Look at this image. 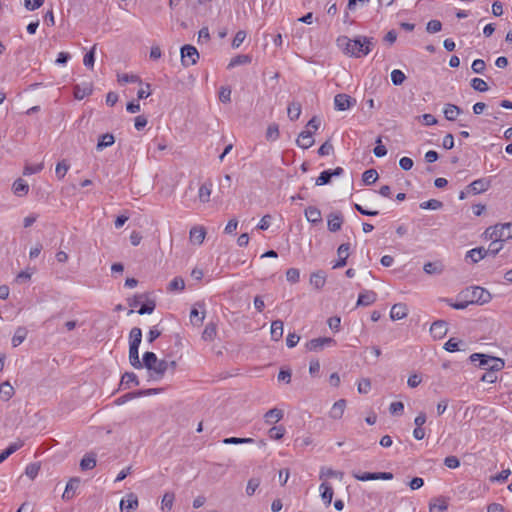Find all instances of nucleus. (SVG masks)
<instances>
[{
    "label": "nucleus",
    "mask_w": 512,
    "mask_h": 512,
    "mask_svg": "<svg viewBox=\"0 0 512 512\" xmlns=\"http://www.w3.org/2000/svg\"><path fill=\"white\" fill-rule=\"evenodd\" d=\"M346 407V401L344 399H340L334 403L330 410V417L333 419H340L344 414V410Z\"/></svg>",
    "instance_id": "nucleus-27"
},
{
    "label": "nucleus",
    "mask_w": 512,
    "mask_h": 512,
    "mask_svg": "<svg viewBox=\"0 0 512 512\" xmlns=\"http://www.w3.org/2000/svg\"><path fill=\"white\" fill-rule=\"evenodd\" d=\"M43 163H39L36 165L26 164L24 167V175H32L39 173L43 169Z\"/></svg>",
    "instance_id": "nucleus-62"
},
{
    "label": "nucleus",
    "mask_w": 512,
    "mask_h": 512,
    "mask_svg": "<svg viewBox=\"0 0 512 512\" xmlns=\"http://www.w3.org/2000/svg\"><path fill=\"white\" fill-rule=\"evenodd\" d=\"M336 341L331 337H319L308 341L305 345L309 351H321L325 347L335 346Z\"/></svg>",
    "instance_id": "nucleus-5"
},
{
    "label": "nucleus",
    "mask_w": 512,
    "mask_h": 512,
    "mask_svg": "<svg viewBox=\"0 0 512 512\" xmlns=\"http://www.w3.org/2000/svg\"><path fill=\"white\" fill-rule=\"evenodd\" d=\"M129 362L135 369L143 368L139 359V348L129 347Z\"/></svg>",
    "instance_id": "nucleus-37"
},
{
    "label": "nucleus",
    "mask_w": 512,
    "mask_h": 512,
    "mask_svg": "<svg viewBox=\"0 0 512 512\" xmlns=\"http://www.w3.org/2000/svg\"><path fill=\"white\" fill-rule=\"evenodd\" d=\"M343 476V473L342 472H338V471H335L331 468H325V467H322L321 468V471H320V479H323V478H327V477H339V478H342Z\"/></svg>",
    "instance_id": "nucleus-59"
},
{
    "label": "nucleus",
    "mask_w": 512,
    "mask_h": 512,
    "mask_svg": "<svg viewBox=\"0 0 512 512\" xmlns=\"http://www.w3.org/2000/svg\"><path fill=\"white\" fill-rule=\"evenodd\" d=\"M129 347L139 348L142 341V330L138 327L131 329L129 334Z\"/></svg>",
    "instance_id": "nucleus-30"
},
{
    "label": "nucleus",
    "mask_w": 512,
    "mask_h": 512,
    "mask_svg": "<svg viewBox=\"0 0 512 512\" xmlns=\"http://www.w3.org/2000/svg\"><path fill=\"white\" fill-rule=\"evenodd\" d=\"M408 314V308L406 304L397 303L394 304L390 311V318L392 320H401L405 318Z\"/></svg>",
    "instance_id": "nucleus-17"
},
{
    "label": "nucleus",
    "mask_w": 512,
    "mask_h": 512,
    "mask_svg": "<svg viewBox=\"0 0 512 512\" xmlns=\"http://www.w3.org/2000/svg\"><path fill=\"white\" fill-rule=\"evenodd\" d=\"M95 52H96V45H94L90 51H88L84 58H83V64L88 68V69H93L94 67V63H95Z\"/></svg>",
    "instance_id": "nucleus-43"
},
{
    "label": "nucleus",
    "mask_w": 512,
    "mask_h": 512,
    "mask_svg": "<svg viewBox=\"0 0 512 512\" xmlns=\"http://www.w3.org/2000/svg\"><path fill=\"white\" fill-rule=\"evenodd\" d=\"M442 23L439 20H430L427 23L426 30L428 33H437L441 31Z\"/></svg>",
    "instance_id": "nucleus-64"
},
{
    "label": "nucleus",
    "mask_w": 512,
    "mask_h": 512,
    "mask_svg": "<svg viewBox=\"0 0 512 512\" xmlns=\"http://www.w3.org/2000/svg\"><path fill=\"white\" fill-rule=\"evenodd\" d=\"M378 179V173L375 169H368L362 175V180L366 185L375 183Z\"/></svg>",
    "instance_id": "nucleus-42"
},
{
    "label": "nucleus",
    "mask_w": 512,
    "mask_h": 512,
    "mask_svg": "<svg viewBox=\"0 0 512 512\" xmlns=\"http://www.w3.org/2000/svg\"><path fill=\"white\" fill-rule=\"evenodd\" d=\"M271 339L274 341H279L283 336V321L282 320H274L271 323Z\"/></svg>",
    "instance_id": "nucleus-29"
},
{
    "label": "nucleus",
    "mask_w": 512,
    "mask_h": 512,
    "mask_svg": "<svg viewBox=\"0 0 512 512\" xmlns=\"http://www.w3.org/2000/svg\"><path fill=\"white\" fill-rule=\"evenodd\" d=\"M297 145L302 149H308L314 144V139L312 137L311 131H302L296 141Z\"/></svg>",
    "instance_id": "nucleus-18"
},
{
    "label": "nucleus",
    "mask_w": 512,
    "mask_h": 512,
    "mask_svg": "<svg viewBox=\"0 0 512 512\" xmlns=\"http://www.w3.org/2000/svg\"><path fill=\"white\" fill-rule=\"evenodd\" d=\"M206 236V230L203 226H194L190 229V241L195 244H202Z\"/></svg>",
    "instance_id": "nucleus-14"
},
{
    "label": "nucleus",
    "mask_w": 512,
    "mask_h": 512,
    "mask_svg": "<svg viewBox=\"0 0 512 512\" xmlns=\"http://www.w3.org/2000/svg\"><path fill=\"white\" fill-rule=\"evenodd\" d=\"M212 186H213L212 182L207 181L199 187L198 199L201 203H207L210 201V196L212 193Z\"/></svg>",
    "instance_id": "nucleus-23"
},
{
    "label": "nucleus",
    "mask_w": 512,
    "mask_h": 512,
    "mask_svg": "<svg viewBox=\"0 0 512 512\" xmlns=\"http://www.w3.org/2000/svg\"><path fill=\"white\" fill-rule=\"evenodd\" d=\"M115 143V137L111 133L102 134L97 142L96 149L97 151H102L103 149L112 146Z\"/></svg>",
    "instance_id": "nucleus-25"
},
{
    "label": "nucleus",
    "mask_w": 512,
    "mask_h": 512,
    "mask_svg": "<svg viewBox=\"0 0 512 512\" xmlns=\"http://www.w3.org/2000/svg\"><path fill=\"white\" fill-rule=\"evenodd\" d=\"M471 362L479 361V367L489 372H498L505 366L504 360L481 353H474L470 356Z\"/></svg>",
    "instance_id": "nucleus-2"
},
{
    "label": "nucleus",
    "mask_w": 512,
    "mask_h": 512,
    "mask_svg": "<svg viewBox=\"0 0 512 512\" xmlns=\"http://www.w3.org/2000/svg\"><path fill=\"white\" fill-rule=\"evenodd\" d=\"M157 361L158 359L154 352H145L141 363L149 371Z\"/></svg>",
    "instance_id": "nucleus-41"
},
{
    "label": "nucleus",
    "mask_w": 512,
    "mask_h": 512,
    "mask_svg": "<svg viewBox=\"0 0 512 512\" xmlns=\"http://www.w3.org/2000/svg\"><path fill=\"white\" fill-rule=\"evenodd\" d=\"M487 255L486 249L483 247L474 248L467 252L466 257L470 258L472 262L477 263Z\"/></svg>",
    "instance_id": "nucleus-34"
},
{
    "label": "nucleus",
    "mask_w": 512,
    "mask_h": 512,
    "mask_svg": "<svg viewBox=\"0 0 512 512\" xmlns=\"http://www.w3.org/2000/svg\"><path fill=\"white\" fill-rule=\"evenodd\" d=\"M491 299L490 293L482 287L475 286L471 288L470 302L471 304L479 303L484 304Z\"/></svg>",
    "instance_id": "nucleus-7"
},
{
    "label": "nucleus",
    "mask_w": 512,
    "mask_h": 512,
    "mask_svg": "<svg viewBox=\"0 0 512 512\" xmlns=\"http://www.w3.org/2000/svg\"><path fill=\"white\" fill-rule=\"evenodd\" d=\"M326 283V273L323 270H318L316 272L311 273L310 275V284L317 290H320L324 287Z\"/></svg>",
    "instance_id": "nucleus-16"
},
{
    "label": "nucleus",
    "mask_w": 512,
    "mask_h": 512,
    "mask_svg": "<svg viewBox=\"0 0 512 512\" xmlns=\"http://www.w3.org/2000/svg\"><path fill=\"white\" fill-rule=\"evenodd\" d=\"M269 437L274 440H280L285 434V428L283 426H274L269 429Z\"/></svg>",
    "instance_id": "nucleus-51"
},
{
    "label": "nucleus",
    "mask_w": 512,
    "mask_h": 512,
    "mask_svg": "<svg viewBox=\"0 0 512 512\" xmlns=\"http://www.w3.org/2000/svg\"><path fill=\"white\" fill-rule=\"evenodd\" d=\"M185 288V282L181 277H175L170 283H169V290L170 291H182Z\"/></svg>",
    "instance_id": "nucleus-56"
},
{
    "label": "nucleus",
    "mask_w": 512,
    "mask_h": 512,
    "mask_svg": "<svg viewBox=\"0 0 512 512\" xmlns=\"http://www.w3.org/2000/svg\"><path fill=\"white\" fill-rule=\"evenodd\" d=\"M471 87L478 92H486L489 87L487 83L481 78H473L470 82Z\"/></svg>",
    "instance_id": "nucleus-45"
},
{
    "label": "nucleus",
    "mask_w": 512,
    "mask_h": 512,
    "mask_svg": "<svg viewBox=\"0 0 512 512\" xmlns=\"http://www.w3.org/2000/svg\"><path fill=\"white\" fill-rule=\"evenodd\" d=\"M74 97L77 100H82L86 96L90 95L93 91L92 85L90 83L77 84L73 89Z\"/></svg>",
    "instance_id": "nucleus-19"
},
{
    "label": "nucleus",
    "mask_w": 512,
    "mask_h": 512,
    "mask_svg": "<svg viewBox=\"0 0 512 512\" xmlns=\"http://www.w3.org/2000/svg\"><path fill=\"white\" fill-rule=\"evenodd\" d=\"M199 310L194 307L190 312V321L193 325L200 326L205 318V312H201V316H199Z\"/></svg>",
    "instance_id": "nucleus-44"
},
{
    "label": "nucleus",
    "mask_w": 512,
    "mask_h": 512,
    "mask_svg": "<svg viewBox=\"0 0 512 512\" xmlns=\"http://www.w3.org/2000/svg\"><path fill=\"white\" fill-rule=\"evenodd\" d=\"M80 479L78 477L71 478L65 488V491L62 495L64 500H70L74 497L76 489L79 487Z\"/></svg>",
    "instance_id": "nucleus-21"
},
{
    "label": "nucleus",
    "mask_w": 512,
    "mask_h": 512,
    "mask_svg": "<svg viewBox=\"0 0 512 512\" xmlns=\"http://www.w3.org/2000/svg\"><path fill=\"white\" fill-rule=\"evenodd\" d=\"M439 503L431 502L429 504V512H444L448 509V504L443 499H436Z\"/></svg>",
    "instance_id": "nucleus-47"
},
{
    "label": "nucleus",
    "mask_w": 512,
    "mask_h": 512,
    "mask_svg": "<svg viewBox=\"0 0 512 512\" xmlns=\"http://www.w3.org/2000/svg\"><path fill=\"white\" fill-rule=\"evenodd\" d=\"M174 499H175L174 493L166 492L162 498V507H161L162 510H164V509L171 510L172 506H173Z\"/></svg>",
    "instance_id": "nucleus-50"
},
{
    "label": "nucleus",
    "mask_w": 512,
    "mask_h": 512,
    "mask_svg": "<svg viewBox=\"0 0 512 512\" xmlns=\"http://www.w3.org/2000/svg\"><path fill=\"white\" fill-rule=\"evenodd\" d=\"M484 234L487 239L502 243L512 238V224L504 223L488 227Z\"/></svg>",
    "instance_id": "nucleus-3"
},
{
    "label": "nucleus",
    "mask_w": 512,
    "mask_h": 512,
    "mask_svg": "<svg viewBox=\"0 0 512 512\" xmlns=\"http://www.w3.org/2000/svg\"><path fill=\"white\" fill-rule=\"evenodd\" d=\"M307 221L312 224H318L322 221L321 211L315 206H309L304 211Z\"/></svg>",
    "instance_id": "nucleus-22"
},
{
    "label": "nucleus",
    "mask_w": 512,
    "mask_h": 512,
    "mask_svg": "<svg viewBox=\"0 0 512 512\" xmlns=\"http://www.w3.org/2000/svg\"><path fill=\"white\" fill-rule=\"evenodd\" d=\"M486 68V64L482 59H476L471 65V69L474 73L483 74Z\"/></svg>",
    "instance_id": "nucleus-63"
},
{
    "label": "nucleus",
    "mask_w": 512,
    "mask_h": 512,
    "mask_svg": "<svg viewBox=\"0 0 512 512\" xmlns=\"http://www.w3.org/2000/svg\"><path fill=\"white\" fill-rule=\"evenodd\" d=\"M279 138V126L275 123L270 124L266 131V139L268 141H275Z\"/></svg>",
    "instance_id": "nucleus-46"
},
{
    "label": "nucleus",
    "mask_w": 512,
    "mask_h": 512,
    "mask_svg": "<svg viewBox=\"0 0 512 512\" xmlns=\"http://www.w3.org/2000/svg\"><path fill=\"white\" fill-rule=\"evenodd\" d=\"M69 167L70 166L66 162V160H62L61 162H58V164L56 165V169H55L56 176L59 179L64 178V176L66 175L67 171L69 170Z\"/></svg>",
    "instance_id": "nucleus-52"
},
{
    "label": "nucleus",
    "mask_w": 512,
    "mask_h": 512,
    "mask_svg": "<svg viewBox=\"0 0 512 512\" xmlns=\"http://www.w3.org/2000/svg\"><path fill=\"white\" fill-rule=\"evenodd\" d=\"M337 44L343 49L346 55L361 58L372 51L375 46V41L372 37L367 36H357L354 39L341 36L337 39Z\"/></svg>",
    "instance_id": "nucleus-1"
},
{
    "label": "nucleus",
    "mask_w": 512,
    "mask_h": 512,
    "mask_svg": "<svg viewBox=\"0 0 512 512\" xmlns=\"http://www.w3.org/2000/svg\"><path fill=\"white\" fill-rule=\"evenodd\" d=\"M431 335L435 339H442L448 332V324L444 320H437L432 323L430 328Z\"/></svg>",
    "instance_id": "nucleus-10"
},
{
    "label": "nucleus",
    "mask_w": 512,
    "mask_h": 512,
    "mask_svg": "<svg viewBox=\"0 0 512 512\" xmlns=\"http://www.w3.org/2000/svg\"><path fill=\"white\" fill-rule=\"evenodd\" d=\"M343 224V216L341 212H333L328 215V230L331 232H337L341 229Z\"/></svg>",
    "instance_id": "nucleus-13"
},
{
    "label": "nucleus",
    "mask_w": 512,
    "mask_h": 512,
    "mask_svg": "<svg viewBox=\"0 0 512 512\" xmlns=\"http://www.w3.org/2000/svg\"><path fill=\"white\" fill-rule=\"evenodd\" d=\"M199 59L197 49L192 45H184L181 47V62L184 67L195 65Z\"/></svg>",
    "instance_id": "nucleus-4"
},
{
    "label": "nucleus",
    "mask_w": 512,
    "mask_h": 512,
    "mask_svg": "<svg viewBox=\"0 0 512 512\" xmlns=\"http://www.w3.org/2000/svg\"><path fill=\"white\" fill-rule=\"evenodd\" d=\"M251 62V57L249 55H238L231 59L228 68L235 67L238 65L248 64Z\"/></svg>",
    "instance_id": "nucleus-48"
},
{
    "label": "nucleus",
    "mask_w": 512,
    "mask_h": 512,
    "mask_svg": "<svg viewBox=\"0 0 512 512\" xmlns=\"http://www.w3.org/2000/svg\"><path fill=\"white\" fill-rule=\"evenodd\" d=\"M39 470H40V464L31 463V464L27 465V467L25 469V474L29 478L34 479L38 475Z\"/></svg>",
    "instance_id": "nucleus-60"
},
{
    "label": "nucleus",
    "mask_w": 512,
    "mask_h": 512,
    "mask_svg": "<svg viewBox=\"0 0 512 512\" xmlns=\"http://www.w3.org/2000/svg\"><path fill=\"white\" fill-rule=\"evenodd\" d=\"M377 300V294L372 290H365L358 296L357 306H369Z\"/></svg>",
    "instance_id": "nucleus-15"
},
{
    "label": "nucleus",
    "mask_w": 512,
    "mask_h": 512,
    "mask_svg": "<svg viewBox=\"0 0 512 512\" xmlns=\"http://www.w3.org/2000/svg\"><path fill=\"white\" fill-rule=\"evenodd\" d=\"M138 507V498L134 493L127 495L126 499L120 501L121 512H132Z\"/></svg>",
    "instance_id": "nucleus-12"
},
{
    "label": "nucleus",
    "mask_w": 512,
    "mask_h": 512,
    "mask_svg": "<svg viewBox=\"0 0 512 512\" xmlns=\"http://www.w3.org/2000/svg\"><path fill=\"white\" fill-rule=\"evenodd\" d=\"M13 193L17 196H25L29 191V185L23 179H17L12 186Z\"/></svg>",
    "instance_id": "nucleus-31"
},
{
    "label": "nucleus",
    "mask_w": 512,
    "mask_h": 512,
    "mask_svg": "<svg viewBox=\"0 0 512 512\" xmlns=\"http://www.w3.org/2000/svg\"><path fill=\"white\" fill-rule=\"evenodd\" d=\"M331 178L332 177H331V174H330V169L329 170H324V171H322L320 173V175L316 179L315 184L317 186L326 185V184H328L331 181Z\"/></svg>",
    "instance_id": "nucleus-58"
},
{
    "label": "nucleus",
    "mask_w": 512,
    "mask_h": 512,
    "mask_svg": "<svg viewBox=\"0 0 512 512\" xmlns=\"http://www.w3.org/2000/svg\"><path fill=\"white\" fill-rule=\"evenodd\" d=\"M260 485V479L251 478L246 487V493L248 496H252Z\"/></svg>",
    "instance_id": "nucleus-61"
},
{
    "label": "nucleus",
    "mask_w": 512,
    "mask_h": 512,
    "mask_svg": "<svg viewBox=\"0 0 512 512\" xmlns=\"http://www.w3.org/2000/svg\"><path fill=\"white\" fill-rule=\"evenodd\" d=\"M118 82L121 83V84H125V83H140L141 79L137 75L122 74V75H118Z\"/></svg>",
    "instance_id": "nucleus-54"
},
{
    "label": "nucleus",
    "mask_w": 512,
    "mask_h": 512,
    "mask_svg": "<svg viewBox=\"0 0 512 512\" xmlns=\"http://www.w3.org/2000/svg\"><path fill=\"white\" fill-rule=\"evenodd\" d=\"M353 477L359 481H369V480H377L376 472H353Z\"/></svg>",
    "instance_id": "nucleus-55"
},
{
    "label": "nucleus",
    "mask_w": 512,
    "mask_h": 512,
    "mask_svg": "<svg viewBox=\"0 0 512 512\" xmlns=\"http://www.w3.org/2000/svg\"><path fill=\"white\" fill-rule=\"evenodd\" d=\"M443 203L436 199H430L428 201L420 203L421 209H430V210H438L442 208Z\"/></svg>",
    "instance_id": "nucleus-49"
},
{
    "label": "nucleus",
    "mask_w": 512,
    "mask_h": 512,
    "mask_svg": "<svg viewBox=\"0 0 512 512\" xmlns=\"http://www.w3.org/2000/svg\"><path fill=\"white\" fill-rule=\"evenodd\" d=\"M131 383L135 384L136 386L139 385L137 375L133 372L124 373L121 378L120 386H124V388H129Z\"/></svg>",
    "instance_id": "nucleus-38"
},
{
    "label": "nucleus",
    "mask_w": 512,
    "mask_h": 512,
    "mask_svg": "<svg viewBox=\"0 0 512 512\" xmlns=\"http://www.w3.org/2000/svg\"><path fill=\"white\" fill-rule=\"evenodd\" d=\"M264 418L267 423L278 422L283 418V412L278 408H273L265 413Z\"/></svg>",
    "instance_id": "nucleus-36"
},
{
    "label": "nucleus",
    "mask_w": 512,
    "mask_h": 512,
    "mask_svg": "<svg viewBox=\"0 0 512 512\" xmlns=\"http://www.w3.org/2000/svg\"><path fill=\"white\" fill-rule=\"evenodd\" d=\"M301 104L299 102H291L287 108V114L291 121L297 120L301 115Z\"/></svg>",
    "instance_id": "nucleus-32"
},
{
    "label": "nucleus",
    "mask_w": 512,
    "mask_h": 512,
    "mask_svg": "<svg viewBox=\"0 0 512 512\" xmlns=\"http://www.w3.org/2000/svg\"><path fill=\"white\" fill-rule=\"evenodd\" d=\"M169 369L168 361L166 360H158L156 364H154L149 370V377L152 380H160L165 375L166 371Z\"/></svg>",
    "instance_id": "nucleus-8"
},
{
    "label": "nucleus",
    "mask_w": 512,
    "mask_h": 512,
    "mask_svg": "<svg viewBox=\"0 0 512 512\" xmlns=\"http://www.w3.org/2000/svg\"><path fill=\"white\" fill-rule=\"evenodd\" d=\"M27 334L28 330L25 327H18L12 337V345L14 347L19 346L26 339Z\"/></svg>",
    "instance_id": "nucleus-33"
},
{
    "label": "nucleus",
    "mask_w": 512,
    "mask_h": 512,
    "mask_svg": "<svg viewBox=\"0 0 512 512\" xmlns=\"http://www.w3.org/2000/svg\"><path fill=\"white\" fill-rule=\"evenodd\" d=\"M217 334L216 324L210 322L205 326L204 331L202 332V339L204 341H213Z\"/></svg>",
    "instance_id": "nucleus-35"
},
{
    "label": "nucleus",
    "mask_w": 512,
    "mask_h": 512,
    "mask_svg": "<svg viewBox=\"0 0 512 512\" xmlns=\"http://www.w3.org/2000/svg\"><path fill=\"white\" fill-rule=\"evenodd\" d=\"M490 187V180L486 178H480L473 181L466 187L467 193L480 194L487 191Z\"/></svg>",
    "instance_id": "nucleus-9"
},
{
    "label": "nucleus",
    "mask_w": 512,
    "mask_h": 512,
    "mask_svg": "<svg viewBox=\"0 0 512 512\" xmlns=\"http://www.w3.org/2000/svg\"><path fill=\"white\" fill-rule=\"evenodd\" d=\"M96 466V458L93 454H86L80 461L81 470H91Z\"/></svg>",
    "instance_id": "nucleus-40"
},
{
    "label": "nucleus",
    "mask_w": 512,
    "mask_h": 512,
    "mask_svg": "<svg viewBox=\"0 0 512 512\" xmlns=\"http://www.w3.org/2000/svg\"><path fill=\"white\" fill-rule=\"evenodd\" d=\"M286 279L291 283H297L300 280V271L297 268H289L286 271Z\"/></svg>",
    "instance_id": "nucleus-57"
},
{
    "label": "nucleus",
    "mask_w": 512,
    "mask_h": 512,
    "mask_svg": "<svg viewBox=\"0 0 512 512\" xmlns=\"http://www.w3.org/2000/svg\"><path fill=\"white\" fill-rule=\"evenodd\" d=\"M319 490L321 492V498H322L323 502L327 506H329L331 504L333 494H334L332 486L327 482H323L320 485Z\"/></svg>",
    "instance_id": "nucleus-26"
},
{
    "label": "nucleus",
    "mask_w": 512,
    "mask_h": 512,
    "mask_svg": "<svg viewBox=\"0 0 512 512\" xmlns=\"http://www.w3.org/2000/svg\"><path fill=\"white\" fill-rule=\"evenodd\" d=\"M443 113L448 121H455L462 113V109L454 104H446Z\"/></svg>",
    "instance_id": "nucleus-24"
},
{
    "label": "nucleus",
    "mask_w": 512,
    "mask_h": 512,
    "mask_svg": "<svg viewBox=\"0 0 512 512\" xmlns=\"http://www.w3.org/2000/svg\"><path fill=\"white\" fill-rule=\"evenodd\" d=\"M423 270L425 273L429 275H440L444 271V264L442 261H433V262H427L423 266Z\"/></svg>",
    "instance_id": "nucleus-20"
},
{
    "label": "nucleus",
    "mask_w": 512,
    "mask_h": 512,
    "mask_svg": "<svg viewBox=\"0 0 512 512\" xmlns=\"http://www.w3.org/2000/svg\"><path fill=\"white\" fill-rule=\"evenodd\" d=\"M406 79L405 74L398 69H395L391 72V81L394 85H401Z\"/></svg>",
    "instance_id": "nucleus-53"
},
{
    "label": "nucleus",
    "mask_w": 512,
    "mask_h": 512,
    "mask_svg": "<svg viewBox=\"0 0 512 512\" xmlns=\"http://www.w3.org/2000/svg\"><path fill=\"white\" fill-rule=\"evenodd\" d=\"M350 244L343 243L337 249L338 261L333 265V269L342 268L347 264V258L349 256Z\"/></svg>",
    "instance_id": "nucleus-11"
},
{
    "label": "nucleus",
    "mask_w": 512,
    "mask_h": 512,
    "mask_svg": "<svg viewBox=\"0 0 512 512\" xmlns=\"http://www.w3.org/2000/svg\"><path fill=\"white\" fill-rule=\"evenodd\" d=\"M14 395V388L13 386L8 382H3L0 385V396L4 401H8L12 398Z\"/></svg>",
    "instance_id": "nucleus-39"
},
{
    "label": "nucleus",
    "mask_w": 512,
    "mask_h": 512,
    "mask_svg": "<svg viewBox=\"0 0 512 512\" xmlns=\"http://www.w3.org/2000/svg\"><path fill=\"white\" fill-rule=\"evenodd\" d=\"M356 104V99L345 94L340 93L334 97L335 109L338 111H345L350 109Z\"/></svg>",
    "instance_id": "nucleus-6"
},
{
    "label": "nucleus",
    "mask_w": 512,
    "mask_h": 512,
    "mask_svg": "<svg viewBox=\"0 0 512 512\" xmlns=\"http://www.w3.org/2000/svg\"><path fill=\"white\" fill-rule=\"evenodd\" d=\"M24 445L22 440L11 443L4 451L0 453V464L5 461L10 455L19 450Z\"/></svg>",
    "instance_id": "nucleus-28"
}]
</instances>
